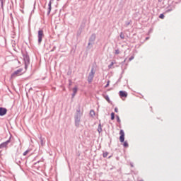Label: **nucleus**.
<instances>
[{
	"instance_id": "obj_32",
	"label": "nucleus",
	"mask_w": 181,
	"mask_h": 181,
	"mask_svg": "<svg viewBox=\"0 0 181 181\" xmlns=\"http://www.w3.org/2000/svg\"><path fill=\"white\" fill-rule=\"evenodd\" d=\"M149 40V37H146V40Z\"/></svg>"
},
{
	"instance_id": "obj_30",
	"label": "nucleus",
	"mask_w": 181,
	"mask_h": 181,
	"mask_svg": "<svg viewBox=\"0 0 181 181\" xmlns=\"http://www.w3.org/2000/svg\"><path fill=\"white\" fill-rule=\"evenodd\" d=\"M76 97V93H72V98H74Z\"/></svg>"
},
{
	"instance_id": "obj_5",
	"label": "nucleus",
	"mask_w": 181,
	"mask_h": 181,
	"mask_svg": "<svg viewBox=\"0 0 181 181\" xmlns=\"http://www.w3.org/2000/svg\"><path fill=\"white\" fill-rule=\"evenodd\" d=\"M22 71H23V69H19L15 71L12 74L11 77H16L17 76H22Z\"/></svg>"
},
{
	"instance_id": "obj_1",
	"label": "nucleus",
	"mask_w": 181,
	"mask_h": 181,
	"mask_svg": "<svg viewBox=\"0 0 181 181\" xmlns=\"http://www.w3.org/2000/svg\"><path fill=\"white\" fill-rule=\"evenodd\" d=\"M81 115H83V113H81V111H80V110H76V114L75 115V125H76V127H79L80 119H81Z\"/></svg>"
},
{
	"instance_id": "obj_21",
	"label": "nucleus",
	"mask_w": 181,
	"mask_h": 181,
	"mask_svg": "<svg viewBox=\"0 0 181 181\" xmlns=\"http://www.w3.org/2000/svg\"><path fill=\"white\" fill-rule=\"evenodd\" d=\"M159 18H160V19H163V18H165V15H163V14H160Z\"/></svg>"
},
{
	"instance_id": "obj_6",
	"label": "nucleus",
	"mask_w": 181,
	"mask_h": 181,
	"mask_svg": "<svg viewBox=\"0 0 181 181\" xmlns=\"http://www.w3.org/2000/svg\"><path fill=\"white\" fill-rule=\"evenodd\" d=\"M95 34H92L91 36L89 38V42L88 44V46H91L93 45V44L94 43V42L95 41Z\"/></svg>"
},
{
	"instance_id": "obj_4",
	"label": "nucleus",
	"mask_w": 181,
	"mask_h": 181,
	"mask_svg": "<svg viewBox=\"0 0 181 181\" xmlns=\"http://www.w3.org/2000/svg\"><path fill=\"white\" fill-rule=\"evenodd\" d=\"M45 36V34H43V31L42 30H38V44L40 45L42 43V40L43 39V37Z\"/></svg>"
},
{
	"instance_id": "obj_16",
	"label": "nucleus",
	"mask_w": 181,
	"mask_h": 181,
	"mask_svg": "<svg viewBox=\"0 0 181 181\" xmlns=\"http://www.w3.org/2000/svg\"><path fill=\"white\" fill-rule=\"evenodd\" d=\"M90 114L91 117H94V115H95V112H94V110H90Z\"/></svg>"
},
{
	"instance_id": "obj_33",
	"label": "nucleus",
	"mask_w": 181,
	"mask_h": 181,
	"mask_svg": "<svg viewBox=\"0 0 181 181\" xmlns=\"http://www.w3.org/2000/svg\"><path fill=\"white\" fill-rule=\"evenodd\" d=\"M131 166H132V167H133V166H134V165L131 164Z\"/></svg>"
},
{
	"instance_id": "obj_11",
	"label": "nucleus",
	"mask_w": 181,
	"mask_h": 181,
	"mask_svg": "<svg viewBox=\"0 0 181 181\" xmlns=\"http://www.w3.org/2000/svg\"><path fill=\"white\" fill-rule=\"evenodd\" d=\"M51 11H52V1H49V4H48L47 15H50Z\"/></svg>"
},
{
	"instance_id": "obj_10",
	"label": "nucleus",
	"mask_w": 181,
	"mask_h": 181,
	"mask_svg": "<svg viewBox=\"0 0 181 181\" xmlns=\"http://www.w3.org/2000/svg\"><path fill=\"white\" fill-rule=\"evenodd\" d=\"M119 96L121 97V98H122L123 97H128V93H127V92L123 91V90H120L119 92Z\"/></svg>"
},
{
	"instance_id": "obj_35",
	"label": "nucleus",
	"mask_w": 181,
	"mask_h": 181,
	"mask_svg": "<svg viewBox=\"0 0 181 181\" xmlns=\"http://www.w3.org/2000/svg\"><path fill=\"white\" fill-rule=\"evenodd\" d=\"M139 181H144V180H140Z\"/></svg>"
},
{
	"instance_id": "obj_8",
	"label": "nucleus",
	"mask_w": 181,
	"mask_h": 181,
	"mask_svg": "<svg viewBox=\"0 0 181 181\" xmlns=\"http://www.w3.org/2000/svg\"><path fill=\"white\" fill-rule=\"evenodd\" d=\"M6 112H8V110L5 107H0V117H4V115H6Z\"/></svg>"
},
{
	"instance_id": "obj_17",
	"label": "nucleus",
	"mask_w": 181,
	"mask_h": 181,
	"mask_svg": "<svg viewBox=\"0 0 181 181\" xmlns=\"http://www.w3.org/2000/svg\"><path fill=\"white\" fill-rule=\"evenodd\" d=\"M123 146H124V148H128V142L124 141L123 144Z\"/></svg>"
},
{
	"instance_id": "obj_26",
	"label": "nucleus",
	"mask_w": 181,
	"mask_h": 181,
	"mask_svg": "<svg viewBox=\"0 0 181 181\" xmlns=\"http://www.w3.org/2000/svg\"><path fill=\"white\" fill-rule=\"evenodd\" d=\"M105 98L107 101H110V97H108V95H106Z\"/></svg>"
},
{
	"instance_id": "obj_34",
	"label": "nucleus",
	"mask_w": 181,
	"mask_h": 181,
	"mask_svg": "<svg viewBox=\"0 0 181 181\" xmlns=\"http://www.w3.org/2000/svg\"><path fill=\"white\" fill-rule=\"evenodd\" d=\"M170 11H172V10H168V12H170Z\"/></svg>"
},
{
	"instance_id": "obj_27",
	"label": "nucleus",
	"mask_w": 181,
	"mask_h": 181,
	"mask_svg": "<svg viewBox=\"0 0 181 181\" xmlns=\"http://www.w3.org/2000/svg\"><path fill=\"white\" fill-rule=\"evenodd\" d=\"M130 23H131L130 22L127 21V22L125 23V26H129V25Z\"/></svg>"
},
{
	"instance_id": "obj_36",
	"label": "nucleus",
	"mask_w": 181,
	"mask_h": 181,
	"mask_svg": "<svg viewBox=\"0 0 181 181\" xmlns=\"http://www.w3.org/2000/svg\"><path fill=\"white\" fill-rule=\"evenodd\" d=\"M100 181H105V180H100Z\"/></svg>"
},
{
	"instance_id": "obj_19",
	"label": "nucleus",
	"mask_w": 181,
	"mask_h": 181,
	"mask_svg": "<svg viewBox=\"0 0 181 181\" xmlns=\"http://www.w3.org/2000/svg\"><path fill=\"white\" fill-rule=\"evenodd\" d=\"M108 156V152L103 153V158H107Z\"/></svg>"
},
{
	"instance_id": "obj_12",
	"label": "nucleus",
	"mask_w": 181,
	"mask_h": 181,
	"mask_svg": "<svg viewBox=\"0 0 181 181\" xmlns=\"http://www.w3.org/2000/svg\"><path fill=\"white\" fill-rule=\"evenodd\" d=\"M98 132L99 134H101V132H103V127H102V126H101V124H99V125H98Z\"/></svg>"
},
{
	"instance_id": "obj_24",
	"label": "nucleus",
	"mask_w": 181,
	"mask_h": 181,
	"mask_svg": "<svg viewBox=\"0 0 181 181\" xmlns=\"http://www.w3.org/2000/svg\"><path fill=\"white\" fill-rule=\"evenodd\" d=\"M110 86V81H107V83L105 86V88H107Z\"/></svg>"
},
{
	"instance_id": "obj_13",
	"label": "nucleus",
	"mask_w": 181,
	"mask_h": 181,
	"mask_svg": "<svg viewBox=\"0 0 181 181\" xmlns=\"http://www.w3.org/2000/svg\"><path fill=\"white\" fill-rule=\"evenodd\" d=\"M77 86H75L74 88H73V93L74 94H77Z\"/></svg>"
},
{
	"instance_id": "obj_23",
	"label": "nucleus",
	"mask_w": 181,
	"mask_h": 181,
	"mask_svg": "<svg viewBox=\"0 0 181 181\" xmlns=\"http://www.w3.org/2000/svg\"><path fill=\"white\" fill-rule=\"evenodd\" d=\"M115 54H119V49H116Z\"/></svg>"
},
{
	"instance_id": "obj_28",
	"label": "nucleus",
	"mask_w": 181,
	"mask_h": 181,
	"mask_svg": "<svg viewBox=\"0 0 181 181\" xmlns=\"http://www.w3.org/2000/svg\"><path fill=\"white\" fill-rule=\"evenodd\" d=\"M134 56H132V57L129 59V62H131L132 60H134Z\"/></svg>"
},
{
	"instance_id": "obj_31",
	"label": "nucleus",
	"mask_w": 181,
	"mask_h": 181,
	"mask_svg": "<svg viewBox=\"0 0 181 181\" xmlns=\"http://www.w3.org/2000/svg\"><path fill=\"white\" fill-rule=\"evenodd\" d=\"M40 141H41V145H43V139H42V138H40Z\"/></svg>"
},
{
	"instance_id": "obj_20",
	"label": "nucleus",
	"mask_w": 181,
	"mask_h": 181,
	"mask_svg": "<svg viewBox=\"0 0 181 181\" xmlns=\"http://www.w3.org/2000/svg\"><path fill=\"white\" fill-rule=\"evenodd\" d=\"M112 66H114V62L110 63V64L108 66L109 69H112Z\"/></svg>"
},
{
	"instance_id": "obj_18",
	"label": "nucleus",
	"mask_w": 181,
	"mask_h": 181,
	"mask_svg": "<svg viewBox=\"0 0 181 181\" xmlns=\"http://www.w3.org/2000/svg\"><path fill=\"white\" fill-rule=\"evenodd\" d=\"M116 118H117V122H119V124L121 122V119H119V116L117 115Z\"/></svg>"
},
{
	"instance_id": "obj_9",
	"label": "nucleus",
	"mask_w": 181,
	"mask_h": 181,
	"mask_svg": "<svg viewBox=\"0 0 181 181\" xmlns=\"http://www.w3.org/2000/svg\"><path fill=\"white\" fill-rule=\"evenodd\" d=\"M9 142H11L10 140H7L6 141L2 143L0 145V149H2V148H6L8 146V144H9Z\"/></svg>"
},
{
	"instance_id": "obj_22",
	"label": "nucleus",
	"mask_w": 181,
	"mask_h": 181,
	"mask_svg": "<svg viewBox=\"0 0 181 181\" xmlns=\"http://www.w3.org/2000/svg\"><path fill=\"white\" fill-rule=\"evenodd\" d=\"M1 8H4V0H0Z\"/></svg>"
},
{
	"instance_id": "obj_3",
	"label": "nucleus",
	"mask_w": 181,
	"mask_h": 181,
	"mask_svg": "<svg viewBox=\"0 0 181 181\" xmlns=\"http://www.w3.org/2000/svg\"><path fill=\"white\" fill-rule=\"evenodd\" d=\"M23 60H24V63H25V69H28V66H29V64L30 63V59H29V55L23 54Z\"/></svg>"
},
{
	"instance_id": "obj_29",
	"label": "nucleus",
	"mask_w": 181,
	"mask_h": 181,
	"mask_svg": "<svg viewBox=\"0 0 181 181\" xmlns=\"http://www.w3.org/2000/svg\"><path fill=\"white\" fill-rule=\"evenodd\" d=\"M115 112H118V107L115 108Z\"/></svg>"
},
{
	"instance_id": "obj_14",
	"label": "nucleus",
	"mask_w": 181,
	"mask_h": 181,
	"mask_svg": "<svg viewBox=\"0 0 181 181\" xmlns=\"http://www.w3.org/2000/svg\"><path fill=\"white\" fill-rule=\"evenodd\" d=\"M30 150H26L23 153V156H26L28 154V153H30Z\"/></svg>"
},
{
	"instance_id": "obj_7",
	"label": "nucleus",
	"mask_w": 181,
	"mask_h": 181,
	"mask_svg": "<svg viewBox=\"0 0 181 181\" xmlns=\"http://www.w3.org/2000/svg\"><path fill=\"white\" fill-rule=\"evenodd\" d=\"M119 141L120 142H124L125 141V133L124 132V130L121 129L119 131Z\"/></svg>"
},
{
	"instance_id": "obj_15",
	"label": "nucleus",
	"mask_w": 181,
	"mask_h": 181,
	"mask_svg": "<svg viewBox=\"0 0 181 181\" xmlns=\"http://www.w3.org/2000/svg\"><path fill=\"white\" fill-rule=\"evenodd\" d=\"M111 119L112 120L115 119V114L114 112L111 113Z\"/></svg>"
},
{
	"instance_id": "obj_25",
	"label": "nucleus",
	"mask_w": 181,
	"mask_h": 181,
	"mask_svg": "<svg viewBox=\"0 0 181 181\" xmlns=\"http://www.w3.org/2000/svg\"><path fill=\"white\" fill-rule=\"evenodd\" d=\"M120 37H121V39H124V33H120Z\"/></svg>"
},
{
	"instance_id": "obj_2",
	"label": "nucleus",
	"mask_w": 181,
	"mask_h": 181,
	"mask_svg": "<svg viewBox=\"0 0 181 181\" xmlns=\"http://www.w3.org/2000/svg\"><path fill=\"white\" fill-rule=\"evenodd\" d=\"M95 74V68H94V66H93L91 68L90 72L89 73V75L88 76V83H89V84L93 82Z\"/></svg>"
}]
</instances>
